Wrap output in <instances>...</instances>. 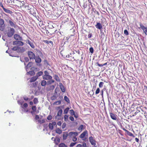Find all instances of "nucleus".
Here are the masks:
<instances>
[{
    "label": "nucleus",
    "instance_id": "nucleus-1",
    "mask_svg": "<svg viewBox=\"0 0 147 147\" xmlns=\"http://www.w3.org/2000/svg\"><path fill=\"white\" fill-rule=\"evenodd\" d=\"M142 103L141 99L140 98H138L134 100L133 103L131 107L134 108L136 106L141 105Z\"/></svg>",
    "mask_w": 147,
    "mask_h": 147
},
{
    "label": "nucleus",
    "instance_id": "nucleus-2",
    "mask_svg": "<svg viewBox=\"0 0 147 147\" xmlns=\"http://www.w3.org/2000/svg\"><path fill=\"white\" fill-rule=\"evenodd\" d=\"M23 0H10L8 1V3L10 5L17 6L19 7L20 3Z\"/></svg>",
    "mask_w": 147,
    "mask_h": 147
},
{
    "label": "nucleus",
    "instance_id": "nucleus-3",
    "mask_svg": "<svg viewBox=\"0 0 147 147\" xmlns=\"http://www.w3.org/2000/svg\"><path fill=\"white\" fill-rule=\"evenodd\" d=\"M78 135V133L75 132H71L69 133L70 137L72 138V141L75 142L77 140V138L76 136Z\"/></svg>",
    "mask_w": 147,
    "mask_h": 147
},
{
    "label": "nucleus",
    "instance_id": "nucleus-4",
    "mask_svg": "<svg viewBox=\"0 0 147 147\" xmlns=\"http://www.w3.org/2000/svg\"><path fill=\"white\" fill-rule=\"evenodd\" d=\"M45 74L43 76V79L48 80H50L52 79V77L49 75V74L47 71H45Z\"/></svg>",
    "mask_w": 147,
    "mask_h": 147
},
{
    "label": "nucleus",
    "instance_id": "nucleus-5",
    "mask_svg": "<svg viewBox=\"0 0 147 147\" xmlns=\"http://www.w3.org/2000/svg\"><path fill=\"white\" fill-rule=\"evenodd\" d=\"M15 32L14 29L12 28H11L7 33V35L8 37H11L14 34Z\"/></svg>",
    "mask_w": 147,
    "mask_h": 147
},
{
    "label": "nucleus",
    "instance_id": "nucleus-6",
    "mask_svg": "<svg viewBox=\"0 0 147 147\" xmlns=\"http://www.w3.org/2000/svg\"><path fill=\"white\" fill-rule=\"evenodd\" d=\"M140 28L143 30V32L145 34L147 35V27L144 26L141 23L140 24Z\"/></svg>",
    "mask_w": 147,
    "mask_h": 147
},
{
    "label": "nucleus",
    "instance_id": "nucleus-7",
    "mask_svg": "<svg viewBox=\"0 0 147 147\" xmlns=\"http://www.w3.org/2000/svg\"><path fill=\"white\" fill-rule=\"evenodd\" d=\"M28 55L30 59H35V54L33 52L30 51L28 52Z\"/></svg>",
    "mask_w": 147,
    "mask_h": 147
},
{
    "label": "nucleus",
    "instance_id": "nucleus-8",
    "mask_svg": "<svg viewBox=\"0 0 147 147\" xmlns=\"http://www.w3.org/2000/svg\"><path fill=\"white\" fill-rule=\"evenodd\" d=\"M89 141L92 145L95 146L96 145V141L93 138V137L91 136L89 138Z\"/></svg>",
    "mask_w": 147,
    "mask_h": 147
},
{
    "label": "nucleus",
    "instance_id": "nucleus-9",
    "mask_svg": "<svg viewBox=\"0 0 147 147\" xmlns=\"http://www.w3.org/2000/svg\"><path fill=\"white\" fill-rule=\"evenodd\" d=\"M56 122L55 121H53L52 123H49L48 125L49 129L51 130H53V126L56 125Z\"/></svg>",
    "mask_w": 147,
    "mask_h": 147
},
{
    "label": "nucleus",
    "instance_id": "nucleus-10",
    "mask_svg": "<svg viewBox=\"0 0 147 147\" xmlns=\"http://www.w3.org/2000/svg\"><path fill=\"white\" fill-rule=\"evenodd\" d=\"M122 129L125 131L126 132V133L127 134V135L130 136H132L134 138L135 137V136L134 135V134L131 133V132H130L128 130L124 128H123Z\"/></svg>",
    "mask_w": 147,
    "mask_h": 147
},
{
    "label": "nucleus",
    "instance_id": "nucleus-11",
    "mask_svg": "<svg viewBox=\"0 0 147 147\" xmlns=\"http://www.w3.org/2000/svg\"><path fill=\"white\" fill-rule=\"evenodd\" d=\"M14 38L16 40H22V38L20 36L17 34H15L13 36Z\"/></svg>",
    "mask_w": 147,
    "mask_h": 147
},
{
    "label": "nucleus",
    "instance_id": "nucleus-12",
    "mask_svg": "<svg viewBox=\"0 0 147 147\" xmlns=\"http://www.w3.org/2000/svg\"><path fill=\"white\" fill-rule=\"evenodd\" d=\"M110 114L111 118L113 120H117V115L114 114L112 113H110Z\"/></svg>",
    "mask_w": 147,
    "mask_h": 147
},
{
    "label": "nucleus",
    "instance_id": "nucleus-13",
    "mask_svg": "<svg viewBox=\"0 0 147 147\" xmlns=\"http://www.w3.org/2000/svg\"><path fill=\"white\" fill-rule=\"evenodd\" d=\"M26 43L29 44L32 48L34 49L35 48V46H34V45L33 44V43L29 40H26Z\"/></svg>",
    "mask_w": 147,
    "mask_h": 147
},
{
    "label": "nucleus",
    "instance_id": "nucleus-14",
    "mask_svg": "<svg viewBox=\"0 0 147 147\" xmlns=\"http://www.w3.org/2000/svg\"><path fill=\"white\" fill-rule=\"evenodd\" d=\"M59 87H60V88L61 92H65V88L62 83L61 82L59 83Z\"/></svg>",
    "mask_w": 147,
    "mask_h": 147
},
{
    "label": "nucleus",
    "instance_id": "nucleus-15",
    "mask_svg": "<svg viewBox=\"0 0 147 147\" xmlns=\"http://www.w3.org/2000/svg\"><path fill=\"white\" fill-rule=\"evenodd\" d=\"M55 88V87L53 85H51V86H48L47 88V91H52Z\"/></svg>",
    "mask_w": 147,
    "mask_h": 147
},
{
    "label": "nucleus",
    "instance_id": "nucleus-16",
    "mask_svg": "<svg viewBox=\"0 0 147 147\" xmlns=\"http://www.w3.org/2000/svg\"><path fill=\"white\" fill-rule=\"evenodd\" d=\"M24 1V0H22V1L21 2V3H20L19 7H20L21 8H24V6L26 5Z\"/></svg>",
    "mask_w": 147,
    "mask_h": 147
},
{
    "label": "nucleus",
    "instance_id": "nucleus-17",
    "mask_svg": "<svg viewBox=\"0 0 147 147\" xmlns=\"http://www.w3.org/2000/svg\"><path fill=\"white\" fill-rule=\"evenodd\" d=\"M96 28L99 29H101L102 28V25L99 22H97L96 24L95 25Z\"/></svg>",
    "mask_w": 147,
    "mask_h": 147
},
{
    "label": "nucleus",
    "instance_id": "nucleus-18",
    "mask_svg": "<svg viewBox=\"0 0 147 147\" xmlns=\"http://www.w3.org/2000/svg\"><path fill=\"white\" fill-rule=\"evenodd\" d=\"M87 134V132L86 131L83 132L81 134L80 136V138H84L86 134Z\"/></svg>",
    "mask_w": 147,
    "mask_h": 147
},
{
    "label": "nucleus",
    "instance_id": "nucleus-19",
    "mask_svg": "<svg viewBox=\"0 0 147 147\" xmlns=\"http://www.w3.org/2000/svg\"><path fill=\"white\" fill-rule=\"evenodd\" d=\"M34 59H35L36 62L37 63H39L41 62V59L39 57H36L35 58V57Z\"/></svg>",
    "mask_w": 147,
    "mask_h": 147
},
{
    "label": "nucleus",
    "instance_id": "nucleus-20",
    "mask_svg": "<svg viewBox=\"0 0 147 147\" xmlns=\"http://www.w3.org/2000/svg\"><path fill=\"white\" fill-rule=\"evenodd\" d=\"M54 79L58 82H60L61 81L59 77L56 75L53 76Z\"/></svg>",
    "mask_w": 147,
    "mask_h": 147
},
{
    "label": "nucleus",
    "instance_id": "nucleus-21",
    "mask_svg": "<svg viewBox=\"0 0 147 147\" xmlns=\"http://www.w3.org/2000/svg\"><path fill=\"white\" fill-rule=\"evenodd\" d=\"M68 136L67 132H64L63 134V140H66Z\"/></svg>",
    "mask_w": 147,
    "mask_h": 147
},
{
    "label": "nucleus",
    "instance_id": "nucleus-22",
    "mask_svg": "<svg viewBox=\"0 0 147 147\" xmlns=\"http://www.w3.org/2000/svg\"><path fill=\"white\" fill-rule=\"evenodd\" d=\"M32 111H31V113L32 114H33L35 112L36 110V107L35 106H33L32 107Z\"/></svg>",
    "mask_w": 147,
    "mask_h": 147
},
{
    "label": "nucleus",
    "instance_id": "nucleus-23",
    "mask_svg": "<svg viewBox=\"0 0 147 147\" xmlns=\"http://www.w3.org/2000/svg\"><path fill=\"white\" fill-rule=\"evenodd\" d=\"M38 78L37 76H35L32 77L30 80V82H33L35 81Z\"/></svg>",
    "mask_w": 147,
    "mask_h": 147
},
{
    "label": "nucleus",
    "instance_id": "nucleus-24",
    "mask_svg": "<svg viewBox=\"0 0 147 147\" xmlns=\"http://www.w3.org/2000/svg\"><path fill=\"white\" fill-rule=\"evenodd\" d=\"M3 9L5 12L7 13L11 14L12 13V12L11 11L6 9L5 8H4Z\"/></svg>",
    "mask_w": 147,
    "mask_h": 147
},
{
    "label": "nucleus",
    "instance_id": "nucleus-25",
    "mask_svg": "<svg viewBox=\"0 0 147 147\" xmlns=\"http://www.w3.org/2000/svg\"><path fill=\"white\" fill-rule=\"evenodd\" d=\"M62 113V110L61 109L59 110L58 112L57 115L56 116H61Z\"/></svg>",
    "mask_w": 147,
    "mask_h": 147
},
{
    "label": "nucleus",
    "instance_id": "nucleus-26",
    "mask_svg": "<svg viewBox=\"0 0 147 147\" xmlns=\"http://www.w3.org/2000/svg\"><path fill=\"white\" fill-rule=\"evenodd\" d=\"M24 9H25L26 10H30L31 9L33 10L30 8L29 6L28 5H26L24 6Z\"/></svg>",
    "mask_w": 147,
    "mask_h": 147
},
{
    "label": "nucleus",
    "instance_id": "nucleus-27",
    "mask_svg": "<svg viewBox=\"0 0 147 147\" xmlns=\"http://www.w3.org/2000/svg\"><path fill=\"white\" fill-rule=\"evenodd\" d=\"M84 126L83 125H81L78 128V130L79 131H81L83 129Z\"/></svg>",
    "mask_w": 147,
    "mask_h": 147
},
{
    "label": "nucleus",
    "instance_id": "nucleus-28",
    "mask_svg": "<svg viewBox=\"0 0 147 147\" xmlns=\"http://www.w3.org/2000/svg\"><path fill=\"white\" fill-rule=\"evenodd\" d=\"M9 23L10 25L12 26L13 27H15V23H13V22H12L11 20H9Z\"/></svg>",
    "mask_w": 147,
    "mask_h": 147
},
{
    "label": "nucleus",
    "instance_id": "nucleus-29",
    "mask_svg": "<svg viewBox=\"0 0 147 147\" xmlns=\"http://www.w3.org/2000/svg\"><path fill=\"white\" fill-rule=\"evenodd\" d=\"M33 64V63L32 62H29L28 64L26 66V68H29L32 66Z\"/></svg>",
    "mask_w": 147,
    "mask_h": 147
},
{
    "label": "nucleus",
    "instance_id": "nucleus-30",
    "mask_svg": "<svg viewBox=\"0 0 147 147\" xmlns=\"http://www.w3.org/2000/svg\"><path fill=\"white\" fill-rule=\"evenodd\" d=\"M94 92H88L87 95L88 96H90V97H93V98H94V96H93Z\"/></svg>",
    "mask_w": 147,
    "mask_h": 147
},
{
    "label": "nucleus",
    "instance_id": "nucleus-31",
    "mask_svg": "<svg viewBox=\"0 0 147 147\" xmlns=\"http://www.w3.org/2000/svg\"><path fill=\"white\" fill-rule=\"evenodd\" d=\"M24 44V43L22 41L18 40L17 46H23Z\"/></svg>",
    "mask_w": 147,
    "mask_h": 147
},
{
    "label": "nucleus",
    "instance_id": "nucleus-32",
    "mask_svg": "<svg viewBox=\"0 0 147 147\" xmlns=\"http://www.w3.org/2000/svg\"><path fill=\"white\" fill-rule=\"evenodd\" d=\"M1 16L0 15V25L2 26L4 24V21L3 19L0 18Z\"/></svg>",
    "mask_w": 147,
    "mask_h": 147
},
{
    "label": "nucleus",
    "instance_id": "nucleus-33",
    "mask_svg": "<svg viewBox=\"0 0 147 147\" xmlns=\"http://www.w3.org/2000/svg\"><path fill=\"white\" fill-rule=\"evenodd\" d=\"M69 108L68 107L65 108L64 110L63 111V114H67V113L68 111L69 110Z\"/></svg>",
    "mask_w": 147,
    "mask_h": 147
},
{
    "label": "nucleus",
    "instance_id": "nucleus-34",
    "mask_svg": "<svg viewBox=\"0 0 147 147\" xmlns=\"http://www.w3.org/2000/svg\"><path fill=\"white\" fill-rule=\"evenodd\" d=\"M47 84L46 81L45 80H43L41 82V85L43 86H44L46 85Z\"/></svg>",
    "mask_w": 147,
    "mask_h": 147
},
{
    "label": "nucleus",
    "instance_id": "nucleus-35",
    "mask_svg": "<svg viewBox=\"0 0 147 147\" xmlns=\"http://www.w3.org/2000/svg\"><path fill=\"white\" fill-rule=\"evenodd\" d=\"M38 122L40 124L42 123H45V119H39L38 120Z\"/></svg>",
    "mask_w": 147,
    "mask_h": 147
},
{
    "label": "nucleus",
    "instance_id": "nucleus-36",
    "mask_svg": "<svg viewBox=\"0 0 147 147\" xmlns=\"http://www.w3.org/2000/svg\"><path fill=\"white\" fill-rule=\"evenodd\" d=\"M104 83L103 82H99V87L100 88H102L104 85Z\"/></svg>",
    "mask_w": 147,
    "mask_h": 147
},
{
    "label": "nucleus",
    "instance_id": "nucleus-37",
    "mask_svg": "<svg viewBox=\"0 0 147 147\" xmlns=\"http://www.w3.org/2000/svg\"><path fill=\"white\" fill-rule=\"evenodd\" d=\"M20 48L18 47H14L11 49L13 51H17L19 50Z\"/></svg>",
    "mask_w": 147,
    "mask_h": 147
},
{
    "label": "nucleus",
    "instance_id": "nucleus-38",
    "mask_svg": "<svg viewBox=\"0 0 147 147\" xmlns=\"http://www.w3.org/2000/svg\"><path fill=\"white\" fill-rule=\"evenodd\" d=\"M64 52L63 51H60V55L61 56L63 57V58H65L66 57V56H65V55L64 54Z\"/></svg>",
    "mask_w": 147,
    "mask_h": 147
},
{
    "label": "nucleus",
    "instance_id": "nucleus-39",
    "mask_svg": "<svg viewBox=\"0 0 147 147\" xmlns=\"http://www.w3.org/2000/svg\"><path fill=\"white\" fill-rule=\"evenodd\" d=\"M56 133L59 134H61V133L62 131L61 129L58 128L56 129Z\"/></svg>",
    "mask_w": 147,
    "mask_h": 147
},
{
    "label": "nucleus",
    "instance_id": "nucleus-40",
    "mask_svg": "<svg viewBox=\"0 0 147 147\" xmlns=\"http://www.w3.org/2000/svg\"><path fill=\"white\" fill-rule=\"evenodd\" d=\"M59 147H67V146L64 144L61 143L59 144Z\"/></svg>",
    "mask_w": 147,
    "mask_h": 147
},
{
    "label": "nucleus",
    "instance_id": "nucleus-41",
    "mask_svg": "<svg viewBox=\"0 0 147 147\" xmlns=\"http://www.w3.org/2000/svg\"><path fill=\"white\" fill-rule=\"evenodd\" d=\"M38 100L37 98H34L33 99V103L34 104H36L38 102Z\"/></svg>",
    "mask_w": 147,
    "mask_h": 147
},
{
    "label": "nucleus",
    "instance_id": "nucleus-42",
    "mask_svg": "<svg viewBox=\"0 0 147 147\" xmlns=\"http://www.w3.org/2000/svg\"><path fill=\"white\" fill-rule=\"evenodd\" d=\"M43 74V72H42V71H40V72H38L37 73V74L36 75V76H38H38H40L41 75H42Z\"/></svg>",
    "mask_w": 147,
    "mask_h": 147
},
{
    "label": "nucleus",
    "instance_id": "nucleus-43",
    "mask_svg": "<svg viewBox=\"0 0 147 147\" xmlns=\"http://www.w3.org/2000/svg\"><path fill=\"white\" fill-rule=\"evenodd\" d=\"M64 99L67 102H69V98L66 96H65L64 97Z\"/></svg>",
    "mask_w": 147,
    "mask_h": 147
},
{
    "label": "nucleus",
    "instance_id": "nucleus-44",
    "mask_svg": "<svg viewBox=\"0 0 147 147\" xmlns=\"http://www.w3.org/2000/svg\"><path fill=\"white\" fill-rule=\"evenodd\" d=\"M43 41L45 43L47 44H49L50 43H52L53 42L51 41H48L47 40H44Z\"/></svg>",
    "mask_w": 147,
    "mask_h": 147
},
{
    "label": "nucleus",
    "instance_id": "nucleus-45",
    "mask_svg": "<svg viewBox=\"0 0 147 147\" xmlns=\"http://www.w3.org/2000/svg\"><path fill=\"white\" fill-rule=\"evenodd\" d=\"M37 85V83L35 82V83H33L31 85V87L32 88L35 87Z\"/></svg>",
    "mask_w": 147,
    "mask_h": 147
},
{
    "label": "nucleus",
    "instance_id": "nucleus-46",
    "mask_svg": "<svg viewBox=\"0 0 147 147\" xmlns=\"http://www.w3.org/2000/svg\"><path fill=\"white\" fill-rule=\"evenodd\" d=\"M77 144V142H72L71 143L70 145V147H73L74 146H75Z\"/></svg>",
    "mask_w": 147,
    "mask_h": 147
},
{
    "label": "nucleus",
    "instance_id": "nucleus-47",
    "mask_svg": "<svg viewBox=\"0 0 147 147\" xmlns=\"http://www.w3.org/2000/svg\"><path fill=\"white\" fill-rule=\"evenodd\" d=\"M52 117L51 115H49L47 117V119L48 120H51V119H52Z\"/></svg>",
    "mask_w": 147,
    "mask_h": 147
},
{
    "label": "nucleus",
    "instance_id": "nucleus-48",
    "mask_svg": "<svg viewBox=\"0 0 147 147\" xmlns=\"http://www.w3.org/2000/svg\"><path fill=\"white\" fill-rule=\"evenodd\" d=\"M94 49H93V48L91 47H90V48L89 49V51H90V52L91 53H93V52H94Z\"/></svg>",
    "mask_w": 147,
    "mask_h": 147
},
{
    "label": "nucleus",
    "instance_id": "nucleus-49",
    "mask_svg": "<svg viewBox=\"0 0 147 147\" xmlns=\"http://www.w3.org/2000/svg\"><path fill=\"white\" fill-rule=\"evenodd\" d=\"M124 34L126 36L128 35L129 34L127 30H124Z\"/></svg>",
    "mask_w": 147,
    "mask_h": 147
},
{
    "label": "nucleus",
    "instance_id": "nucleus-50",
    "mask_svg": "<svg viewBox=\"0 0 147 147\" xmlns=\"http://www.w3.org/2000/svg\"><path fill=\"white\" fill-rule=\"evenodd\" d=\"M28 73L31 75H33L35 74V72L33 71H30L28 72Z\"/></svg>",
    "mask_w": 147,
    "mask_h": 147
},
{
    "label": "nucleus",
    "instance_id": "nucleus-51",
    "mask_svg": "<svg viewBox=\"0 0 147 147\" xmlns=\"http://www.w3.org/2000/svg\"><path fill=\"white\" fill-rule=\"evenodd\" d=\"M70 114L71 115H73L74 114V111L73 109H71L70 110Z\"/></svg>",
    "mask_w": 147,
    "mask_h": 147
},
{
    "label": "nucleus",
    "instance_id": "nucleus-52",
    "mask_svg": "<svg viewBox=\"0 0 147 147\" xmlns=\"http://www.w3.org/2000/svg\"><path fill=\"white\" fill-rule=\"evenodd\" d=\"M54 103L57 105H60L61 103V101L60 100L56 101Z\"/></svg>",
    "mask_w": 147,
    "mask_h": 147
},
{
    "label": "nucleus",
    "instance_id": "nucleus-53",
    "mask_svg": "<svg viewBox=\"0 0 147 147\" xmlns=\"http://www.w3.org/2000/svg\"><path fill=\"white\" fill-rule=\"evenodd\" d=\"M68 118V115H65L64 116V119L65 121H67V120Z\"/></svg>",
    "mask_w": 147,
    "mask_h": 147
},
{
    "label": "nucleus",
    "instance_id": "nucleus-54",
    "mask_svg": "<svg viewBox=\"0 0 147 147\" xmlns=\"http://www.w3.org/2000/svg\"><path fill=\"white\" fill-rule=\"evenodd\" d=\"M39 116L38 115H35V117L34 118V119L36 120H37L39 119Z\"/></svg>",
    "mask_w": 147,
    "mask_h": 147
},
{
    "label": "nucleus",
    "instance_id": "nucleus-55",
    "mask_svg": "<svg viewBox=\"0 0 147 147\" xmlns=\"http://www.w3.org/2000/svg\"><path fill=\"white\" fill-rule=\"evenodd\" d=\"M118 132L122 136H123V132L121 130L119 129L118 130Z\"/></svg>",
    "mask_w": 147,
    "mask_h": 147
},
{
    "label": "nucleus",
    "instance_id": "nucleus-56",
    "mask_svg": "<svg viewBox=\"0 0 147 147\" xmlns=\"http://www.w3.org/2000/svg\"><path fill=\"white\" fill-rule=\"evenodd\" d=\"M18 40H16L13 41V44L14 45H17Z\"/></svg>",
    "mask_w": 147,
    "mask_h": 147
},
{
    "label": "nucleus",
    "instance_id": "nucleus-57",
    "mask_svg": "<svg viewBox=\"0 0 147 147\" xmlns=\"http://www.w3.org/2000/svg\"><path fill=\"white\" fill-rule=\"evenodd\" d=\"M92 36V33H90L88 35V38H90Z\"/></svg>",
    "mask_w": 147,
    "mask_h": 147
},
{
    "label": "nucleus",
    "instance_id": "nucleus-58",
    "mask_svg": "<svg viewBox=\"0 0 147 147\" xmlns=\"http://www.w3.org/2000/svg\"><path fill=\"white\" fill-rule=\"evenodd\" d=\"M23 106L24 108H26L28 106V104L26 103H25L23 104Z\"/></svg>",
    "mask_w": 147,
    "mask_h": 147
},
{
    "label": "nucleus",
    "instance_id": "nucleus-59",
    "mask_svg": "<svg viewBox=\"0 0 147 147\" xmlns=\"http://www.w3.org/2000/svg\"><path fill=\"white\" fill-rule=\"evenodd\" d=\"M69 119L71 120L72 121H74V117H73L71 116L70 117H69Z\"/></svg>",
    "mask_w": 147,
    "mask_h": 147
},
{
    "label": "nucleus",
    "instance_id": "nucleus-60",
    "mask_svg": "<svg viewBox=\"0 0 147 147\" xmlns=\"http://www.w3.org/2000/svg\"><path fill=\"white\" fill-rule=\"evenodd\" d=\"M0 6L1 7H2L3 9L4 8L3 6V3L2 2H0Z\"/></svg>",
    "mask_w": 147,
    "mask_h": 147
},
{
    "label": "nucleus",
    "instance_id": "nucleus-61",
    "mask_svg": "<svg viewBox=\"0 0 147 147\" xmlns=\"http://www.w3.org/2000/svg\"><path fill=\"white\" fill-rule=\"evenodd\" d=\"M59 90V88H56L55 90V92H58Z\"/></svg>",
    "mask_w": 147,
    "mask_h": 147
},
{
    "label": "nucleus",
    "instance_id": "nucleus-62",
    "mask_svg": "<svg viewBox=\"0 0 147 147\" xmlns=\"http://www.w3.org/2000/svg\"><path fill=\"white\" fill-rule=\"evenodd\" d=\"M74 117L76 118H77L78 117V115L77 114H74Z\"/></svg>",
    "mask_w": 147,
    "mask_h": 147
},
{
    "label": "nucleus",
    "instance_id": "nucleus-63",
    "mask_svg": "<svg viewBox=\"0 0 147 147\" xmlns=\"http://www.w3.org/2000/svg\"><path fill=\"white\" fill-rule=\"evenodd\" d=\"M97 64L99 67H102L103 66V64H99L98 63H97Z\"/></svg>",
    "mask_w": 147,
    "mask_h": 147
},
{
    "label": "nucleus",
    "instance_id": "nucleus-64",
    "mask_svg": "<svg viewBox=\"0 0 147 147\" xmlns=\"http://www.w3.org/2000/svg\"><path fill=\"white\" fill-rule=\"evenodd\" d=\"M144 90H145L146 91H147V86H144Z\"/></svg>",
    "mask_w": 147,
    "mask_h": 147
}]
</instances>
